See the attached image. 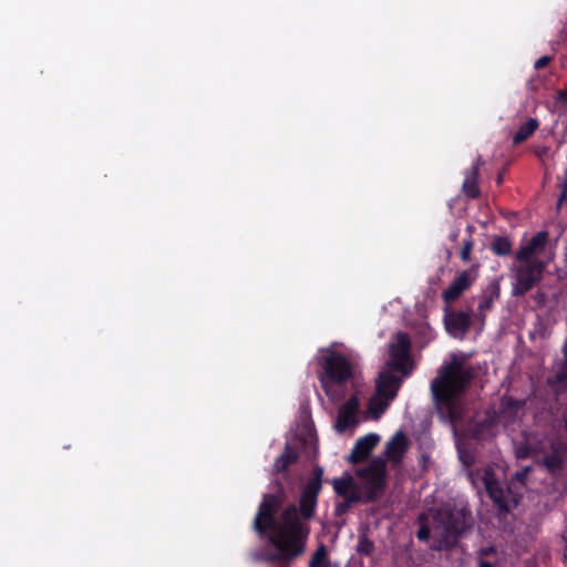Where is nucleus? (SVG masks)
Masks as SVG:
<instances>
[{
	"mask_svg": "<svg viewBox=\"0 0 567 567\" xmlns=\"http://www.w3.org/2000/svg\"><path fill=\"white\" fill-rule=\"evenodd\" d=\"M284 499V491L278 485L276 494H266L259 505L255 517V529L267 533L285 558H292L303 551V543L308 537L309 528L301 522L295 507L287 508L278 524H275L274 514Z\"/></svg>",
	"mask_w": 567,
	"mask_h": 567,
	"instance_id": "nucleus-1",
	"label": "nucleus"
},
{
	"mask_svg": "<svg viewBox=\"0 0 567 567\" xmlns=\"http://www.w3.org/2000/svg\"><path fill=\"white\" fill-rule=\"evenodd\" d=\"M409 350L410 340L408 336L403 332H398L390 342V359L377 380L375 393L370 399L367 417L378 420L395 398L400 385V378L394 375L393 372H400L404 377L412 370Z\"/></svg>",
	"mask_w": 567,
	"mask_h": 567,
	"instance_id": "nucleus-2",
	"label": "nucleus"
},
{
	"mask_svg": "<svg viewBox=\"0 0 567 567\" xmlns=\"http://www.w3.org/2000/svg\"><path fill=\"white\" fill-rule=\"evenodd\" d=\"M470 378L471 372L465 360L456 354H452L450 361L440 369L431 384V390L437 411L443 419L453 423L461 416L460 396Z\"/></svg>",
	"mask_w": 567,
	"mask_h": 567,
	"instance_id": "nucleus-3",
	"label": "nucleus"
},
{
	"mask_svg": "<svg viewBox=\"0 0 567 567\" xmlns=\"http://www.w3.org/2000/svg\"><path fill=\"white\" fill-rule=\"evenodd\" d=\"M357 477L358 482L350 474L333 478L334 492L349 503L372 499L384 486V461L380 457L374 458L365 468L357 473Z\"/></svg>",
	"mask_w": 567,
	"mask_h": 567,
	"instance_id": "nucleus-4",
	"label": "nucleus"
},
{
	"mask_svg": "<svg viewBox=\"0 0 567 567\" xmlns=\"http://www.w3.org/2000/svg\"><path fill=\"white\" fill-rule=\"evenodd\" d=\"M340 343H332L318 351V377L326 394L333 401L342 395L339 386L352 375V367L347 355L339 350Z\"/></svg>",
	"mask_w": 567,
	"mask_h": 567,
	"instance_id": "nucleus-5",
	"label": "nucleus"
},
{
	"mask_svg": "<svg viewBox=\"0 0 567 567\" xmlns=\"http://www.w3.org/2000/svg\"><path fill=\"white\" fill-rule=\"evenodd\" d=\"M417 532V537L425 540L430 537L437 542V548H446L455 543L457 535L464 532L467 524V515L464 509H450L444 507L435 513L424 516Z\"/></svg>",
	"mask_w": 567,
	"mask_h": 567,
	"instance_id": "nucleus-6",
	"label": "nucleus"
},
{
	"mask_svg": "<svg viewBox=\"0 0 567 567\" xmlns=\"http://www.w3.org/2000/svg\"><path fill=\"white\" fill-rule=\"evenodd\" d=\"M550 259L553 254L548 252L546 261H517L512 268L513 293L524 295L529 291L542 279Z\"/></svg>",
	"mask_w": 567,
	"mask_h": 567,
	"instance_id": "nucleus-7",
	"label": "nucleus"
},
{
	"mask_svg": "<svg viewBox=\"0 0 567 567\" xmlns=\"http://www.w3.org/2000/svg\"><path fill=\"white\" fill-rule=\"evenodd\" d=\"M470 478L476 488L482 484L491 498L501 509L508 511L512 506L517 505V499L515 497L509 499L508 492L499 485L492 466L484 468L483 472L471 473Z\"/></svg>",
	"mask_w": 567,
	"mask_h": 567,
	"instance_id": "nucleus-8",
	"label": "nucleus"
},
{
	"mask_svg": "<svg viewBox=\"0 0 567 567\" xmlns=\"http://www.w3.org/2000/svg\"><path fill=\"white\" fill-rule=\"evenodd\" d=\"M322 468H319L316 476L312 477L302 491L300 498V512L303 518H309L315 512L317 496L321 489Z\"/></svg>",
	"mask_w": 567,
	"mask_h": 567,
	"instance_id": "nucleus-9",
	"label": "nucleus"
},
{
	"mask_svg": "<svg viewBox=\"0 0 567 567\" xmlns=\"http://www.w3.org/2000/svg\"><path fill=\"white\" fill-rule=\"evenodd\" d=\"M547 231L537 233L526 245L516 252V261H542L540 257L546 250Z\"/></svg>",
	"mask_w": 567,
	"mask_h": 567,
	"instance_id": "nucleus-10",
	"label": "nucleus"
},
{
	"mask_svg": "<svg viewBox=\"0 0 567 567\" xmlns=\"http://www.w3.org/2000/svg\"><path fill=\"white\" fill-rule=\"evenodd\" d=\"M477 278V267L473 266L457 275L453 282L443 291V298L447 303L456 300Z\"/></svg>",
	"mask_w": 567,
	"mask_h": 567,
	"instance_id": "nucleus-11",
	"label": "nucleus"
},
{
	"mask_svg": "<svg viewBox=\"0 0 567 567\" xmlns=\"http://www.w3.org/2000/svg\"><path fill=\"white\" fill-rule=\"evenodd\" d=\"M359 401L357 398L349 399L338 412L334 429L339 433L353 430L359 423L358 417Z\"/></svg>",
	"mask_w": 567,
	"mask_h": 567,
	"instance_id": "nucleus-12",
	"label": "nucleus"
},
{
	"mask_svg": "<svg viewBox=\"0 0 567 567\" xmlns=\"http://www.w3.org/2000/svg\"><path fill=\"white\" fill-rule=\"evenodd\" d=\"M445 327L447 332L454 338H463L467 332L471 323V315L468 312H449L445 315Z\"/></svg>",
	"mask_w": 567,
	"mask_h": 567,
	"instance_id": "nucleus-13",
	"label": "nucleus"
},
{
	"mask_svg": "<svg viewBox=\"0 0 567 567\" xmlns=\"http://www.w3.org/2000/svg\"><path fill=\"white\" fill-rule=\"evenodd\" d=\"M379 441L380 436L374 433L362 436L355 442L352 452L349 455V461L352 463L361 462L377 446Z\"/></svg>",
	"mask_w": 567,
	"mask_h": 567,
	"instance_id": "nucleus-14",
	"label": "nucleus"
},
{
	"mask_svg": "<svg viewBox=\"0 0 567 567\" xmlns=\"http://www.w3.org/2000/svg\"><path fill=\"white\" fill-rule=\"evenodd\" d=\"M408 449V439L402 431L396 432L386 443L385 454L389 461L399 463Z\"/></svg>",
	"mask_w": 567,
	"mask_h": 567,
	"instance_id": "nucleus-15",
	"label": "nucleus"
},
{
	"mask_svg": "<svg viewBox=\"0 0 567 567\" xmlns=\"http://www.w3.org/2000/svg\"><path fill=\"white\" fill-rule=\"evenodd\" d=\"M478 567H509V563L501 557L494 548L482 550Z\"/></svg>",
	"mask_w": 567,
	"mask_h": 567,
	"instance_id": "nucleus-16",
	"label": "nucleus"
},
{
	"mask_svg": "<svg viewBox=\"0 0 567 567\" xmlns=\"http://www.w3.org/2000/svg\"><path fill=\"white\" fill-rule=\"evenodd\" d=\"M301 422H302V427L299 433L300 440L305 444L312 445L315 443L316 439H315V433H313L312 423H311V419H310V411H309L308 406H302V409H301Z\"/></svg>",
	"mask_w": 567,
	"mask_h": 567,
	"instance_id": "nucleus-17",
	"label": "nucleus"
},
{
	"mask_svg": "<svg viewBox=\"0 0 567 567\" xmlns=\"http://www.w3.org/2000/svg\"><path fill=\"white\" fill-rule=\"evenodd\" d=\"M298 455L291 444L287 442L285 452L276 460L274 467L277 472L285 471L297 460Z\"/></svg>",
	"mask_w": 567,
	"mask_h": 567,
	"instance_id": "nucleus-18",
	"label": "nucleus"
},
{
	"mask_svg": "<svg viewBox=\"0 0 567 567\" xmlns=\"http://www.w3.org/2000/svg\"><path fill=\"white\" fill-rule=\"evenodd\" d=\"M480 161H477L471 172L467 173L464 183H463V189L470 197H476L478 195V187L476 184V177H477V171L480 166Z\"/></svg>",
	"mask_w": 567,
	"mask_h": 567,
	"instance_id": "nucleus-19",
	"label": "nucleus"
},
{
	"mask_svg": "<svg viewBox=\"0 0 567 567\" xmlns=\"http://www.w3.org/2000/svg\"><path fill=\"white\" fill-rule=\"evenodd\" d=\"M538 121L536 118H529L525 124H523L517 133L515 134L513 142L514 144H519L523 141L527 140L538 127Z\"/></svg>",
	"mask_w": 567,
	"mask_h": 567,
	"instance_id": "nucleus-20",
	"label": "nucleus"
},
{
	"mask_svg": "<svg viewBox=\"0 0 567 567\" xmlns=\"http://www.w3.org/2000/svg\"><path fill=\"white\" fill-rule=\"evenodd\" d=\"M310 567H331L328 558L327 548L324 545H320L312 556Z\"/></svg>",
	"mask_w": 567,
	"mask_h": 567,
	"instance_id": "nucleus-21",
	"label": "nucleus"
},
{
	"mask_svg": "<svg viewBox=\"0 0 567 567\" xmlns=\"http://www.w3.org/2000/svg\"><path fill=\"white\" fill-rule=\"evenodd\" d=\"M493 250L497 255H507L511 251V245L506 239H497L493 245Z\"/></svg>",
	"mask_w": 567,
	"mask_h": 567,
	"instance_id": "nucleus-22",
	"label": "nucleus"
},
{
	"mask_svg": "<svg viewBox=\"0 0 567 567\" xmlns=\"http://www.w3.org/2000/svg\"><path fill=\"white\" fill-rule=\"evenodd\" d=\"M373 550V544L367 538H360L357 545V551L363 555H370Z\"/></svg>",
	"mask_w": 567,
	"mask_h": 567,
	"instance_id": "nucleus-23",
	"label": "nucleus"
},
{
	"mask_svg": "<svg viewBox=\"0 0 567 567\" xmlns=\"http://www.w3.org/2000/svg\"><path fill=\"white\" fill-rule=\"evenodd\" d=\"M471 250H472V243L470 240L464 241L463 248L461 250V258L464 261L470 260Z\"/></svg>",
	"mask_w": 567,
	"mask_h": 567,
	"instance_id": "nucleus-24",
	"label": "nucleus"
},
{
	"mask_svg": "<svg viewBox=\"0 0 567 567\" xmlns=\"http://www.w3.org/2000/svg\"><path fill=\"white\" fill-rule=\"evenodd\" d=\"M549 61H550L549 56L544 55V56L539 58L538 60H536L535 68L536 69L544 68L545 65H547L549 63Z\"/></svg>",
	"mask_w": 567,
	"mask_h": 567,
	"instance_id": "nucleus-25",
	"label": "nucleus"
},
{
	"mask_svg": "<svg viewBox=\"0 0 567 567\" xmlns=\"http://www.w3.org/2000/svg\"><path fill=\"white\" fill-rule=\"evenodd\" d=\"M545 464L546 466L550 470V471H554L558 467L559 465V460H556V458H547L545 461Z\"/></svg>",
	"mask_w": 567,
	"mask_h": 567,
	"instance_id": "nucleus-26",
	"label": "nucleus"
},
{
	"mask_svg": "<svg viewBox=\"0 0 567 567\" xmlns=\"http://www.w3.org/2000/svg\"><path fill=\"white\" fill-rule=\"evenodd\" d=\"M527 472H528V467L524 468L519 473H516V475H515L516 481L523 483Z\"/></svg>",
	"mask_w": 567,
	"mask_h": 567,
	"instance_id": "nucleus-27",
	"label": "nucleus"
},
{
	"mask_svg": "<svg viewBox=\"0 0 567 567\" xmlns=\"http://www.w3.org/2000/svg\"><path fill=\"white\" fill-rule=\"evenodd\" d=\"M456 444H457V450H458V454H460V457L461 460L464 462V463H467L468 461L465 458V455H464V452H463V447H462V443L460 440L456 441Z\"/></svg>",
	"mask_w": 567,
	"mask_h": 567,
	"instance_id": "nucleus-28",
	"label": "nucleus"
},
{
	"mask_svg": "<svg viewBox=\"0 0 567 567\" xmlns=\"http://www.w3.org/2000/svg\"><path fill=\"white\" fill-rule=\"evenodd\" d=\"M564 556H565V558L567 559V546H566V549H565Z\"/></svg>",
	"mask_w": 567,
	"mask_h": 567,
	"instance_id": "nucleus-29",
	"label": "nucleus"
}]
</instances>
